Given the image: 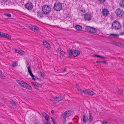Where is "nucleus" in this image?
<instances>
[{
	"instance_id": "39448f33",
	"label": "nucleus",
	"mask_w": 124,
	"mask_h": 124,
	"mask_svg": "<svg viewBox=\"0 0 124 124\" xmlns=\"http://www.w3.org/2000/svg\"><path fill=\"white\" fill-rule=\"evenodd\" d=\"M62 5L59 2L55 3L53 6V9L56 11H60L62 9Z\"/></svg>"
},
{
	"instance_id": "7c9ffc66",
	"label": "nucleus",
	"mask_w": 124,
	"mask_h": 124,
	"mask_svg": "<svg viewBox=\"0 0 124 124\" xmlns=\"http://www.w3.org/2000/svg\"><path fill=\"white\" fill-rule=\"evenodd\" d=\"M12 65L13 67H15L17 66V62H14L12 63Z\"/></svg>"
},
{
	"instance_id": "8fccbe9b",
	"label": "nucleus",
	"mask_w": 124,
	"mask_h": 124,
	"mask_svg": "<svg viewBox=\"0 0 124 124\" xmlns=\"http://www.w3.org/2000/svg\"><path fill=\"white\" fill-rule=\"evenodd\" d=\"M42 73L41 72V71H40V72L39 71L38 72V74L39 75H40V76L41 75V74Z\"/></svg>"
},
{
	"instance_id": "6e6d98bb",
	"label": "nucleus",
	"mask_w": 124,
	"mask_h": 124,
	"mask_svg": "<svg viewBox=\"0 0 124 124\" xmlns=\"http://www.w3.org/2000/svg\"><path fill=\"white\" fill-rule=\"evenodd\" d=\"M76 86L77 87V89H78V87L79 86L78 85H76Z\"/></svg>"
},
{
	"instance_id": "864d4df0",
	"label": "nucleus",
	"mask_w": 124,
	"mask_h": 124,
	"mask_svg": "<svg viewBox=\"0 0 124 124\" xmlns=\"http://www.w3.org/2000/svg\"><path fill=\"white\" fill-rule=\"evenodd\" d=\"M66 70V69H64V70L62 71V72L63 73V72H65Z\"/></svg>"
},
{
	"instance_id": "3c124183",
	"label": "nucleus",
	"mask_w": 124,
	"mask_h": 124,
	"mask_svg": "<svg viewBox=\"0 0 124 124\" xmlns=\"http://www.w3.org/2000/svg\"><path fill=\"white\" fill-rule=\"evenodd\" d=\"M124 34V32L120 33V35H123Z\"/></svg>"
},
{
	"instance_id": "5fc2aeb1",
	"label": "nucleus",
	"mask_w": 124,
	"mask_h": 124,
	"mask_svg": "<svg viewBox=\"0 0 124 124\" xmlns=\"http://www.w3.org/2000/svg\"><path fill=\"white\" fill-rule=\"evenodd\" d=\"M101 62H103L104 63H106V62L105 61H101Z\"/></svg>"
},
{
	"instance_id": "393cba45",
	"label": "nucleus",
	"mask_w": 124,
	"mask_h": 124,
	"mask_svg": "<svg viewBox=\"0 0 124 124\" xmlns=\"http://www.w3.org/2000/svg\"><path fill=\"white\" fill-rule=\"evenodd\" d=\"M78 91L80 92L81 93H84L85 94L86 93V90H83L81 89L78 88Z\"/></svg>"
},
{
	"instance_id": "13d9d810",
	"label": "nucleus",
	"mask_w": 124,
	"mask_h": 124,
	"mask_svg": "<svg viewBox=\"0 0 124 124\" xmlns=\"http://www.w3.org/2000/svg\"><path fill=\"white\" fill-rule=\"evenodd\" d=\"M123 26L124 27V20L123 21Z\"/></svg>"
},
{
	"instance_id": "de8ad7c7",
	"label": "nucleus",
	"mask_w": 124,
	"mask_h": 124,
	"mask_svg": "<svg viewBox=\"0 0 124 124\" xmlns=\"http://www.w3.org/2000/svg\"><path fill=\"white\" fill-rule=\"evenodd\" d=\"M31 83L34 86L35 85H36V84L34 82H31Z\"/></svg>"
},
{
	"instance_id": "c85d7f7f",
	"label": "nucleus",
	"mask_w": 124,
	"mask_h": 124,
	"mask_svg": "<svg viewBox=\"0 0 124 124\" xmlns=\"http://www.w3.org/2000/svg\"><path fill=\"white\" fill-rule=\"evenodd\" d=\"M10 104L13 106H15L16 103V102L14 101H10Z\"/></svg>"
},
{
	"instance_id": "37998d69",
	"label": "nucleus",
	"mask_w": 124,
	"mask_h": 124,
	"mask_svg": "<svg viewBox=\"0 0 124 124\" xmlns=\"http://www.w3.org/2000/svg\"><path fill=\"white\" fill-rule=\"evenodd\" d=\"M118 92L119 94H122L123 93V92H122V91L120 90H119V91H118Z\"/></svg>"
},
{
	"instance_id": "a19ab883",
	"label": "nucleus",
	"mask_w": 124,
	"mask_h": 124,
	"mask_svg": "<svg viewBox=\"0 0 124 124\" xmlns=\"http://www.w3.org/2000/svg\"><path fill=\"white\" fill-rule=\"evenodd\" d=\"M36 85H37L38 87L39 88H41L42 87V85L40 84H38V83H37L36 84Z\"/></svg>"
},
{
	"instance_id": "412c9836",
	"label": "nucleus",
	"mask_w": 124,
	"mask_h": 124,
	"mask_svg": "<svg viewBox=\"0 0 124 124\" xmlns=\"http://www.w3.org/2000/svg\"><path fill=\"white\" fill-rule=\"evenodd\" d=\"M112 43L116 46H120L122 45V44L119 42H116L115 41H113Z\"/></svg>"
},
{
	"instance_id": "49530a36",
	"label": "nucleus",
	"mask_w": 124,
	"mask_h": 124,
	"mask_svg": "<svg viewBox=\"0 0 124 124\" xmlns=\"http://www.w3.org/2000/svg\"><path fill=\"white\" fill-rule=\"evenodd\" d=\"M15 51L17 53H19V51H20V50H17V49H15Z\"/></svg>"
},
{
	"instance_id": "c756f323",
	"label": "nucleus",
	"mask_w": 124,
	"mask_h": 124,
	"mask_svg": "<svg viewBox=\"0 0 124 124\" xmlns=\"http://www.w3.org/2000/svg\"><path fill=\"white\" fill-rule=\"evenodd\" d=\"M40 122L37 120H35L34 121V124H40Z\"/></svg>"
},
{
	"instance_id": "4d7b16f0",
	"label": "nucleus",
	"mask_w": 124,
	"mask_h": 124,
	"mask_svg": "<svg viewBox=\"0 0 124 124\" xmlns=\"http://www.w3.org/2000/svg\"><path fill=\"white\" fill-rule=\"evenodd\" d=\"M51 112L52 114H54V111L53 110L51 111Z\"/></svg>"
},
{
	"instance_id": "09e8293b",
	"label": "nucleus",
	"mask_w": 124,
	"mask_h": 124,
	"mask_svg": "<svg viewBox=\"0 0 124 124\" xmlns=\"http://www.w3.org/2000/svg\"><path fill=\"white\" fill-rule=\"evenodd\" d=\"M41 77H43L45 76V75L43 73H42L41 74V75L40 76Z\"/></svg>"
},
{
	"instance_id": "6e6552de",
	"label": "nucleus",
	"mask_w": 124,
	"mask_h": 124,
	"mask_svg": "<svg viewBox=\"0 0 124 124\" xmlns=\"http://www.w3.org/2000/svg\"><path fill=\"white\" fill-rule=\"evenodd\" d=\"M72 114L71 111H67L65 112L63 115V118H66L68 116L71 115Z\"/></svg>"
},
{
	"instance_id": "423d86ee",
	"label": "nucleus",
	"mask_w": 124,
	"mask_h": 124,
	"mask_svg": "<svg viewBox=\"0 0 124 124\" xmlns=\"http://www.w3.org/2000/svg\"><path fill=\"white\" fill-rule=\"evenodd\" d=\"M115 13L116 16L119 17L122 16L124 13V11L120 9L119 8L116 9Z\"/></svg>"
},
{
	"instance_id": "9b49d317",
	"label": "nucleus",
	"mask_w": 124,
	"mask_h": 124,
	"mask_svg": "<svg viewBox=\"0 0 124 124\" xmlns=\"http://www.w3.org/2000/svg\"><path fill=\"white\" fill-rule=\"evenodd\" d=\"M27 68L28 70V72L29 73L30 75L32 77V79L34 80H35V78H34L35 76L33 74L30 67H27Z\"/></svg>"
},
{
	"instance_id": "a211bd4d",
	"label": "nucleus",
	"mask_w": 124,
	"mask_h": 124,
	"mask_svg": "<svg viewBox=\"0 0 124 124\" xmlns=\"http://www.w3.org/2000/svg\"><path fill=\"white\" fill-rule=\"evenodd\" d=\"M85 12V9L83 10H80L79 11V15L80 14L82 16H84L85 14L84 13Z\"/></svg>"
},
{
	"instance_id": "ea45409f",
	"label": "nucleus",
	"mask_w": 124,
	"mask_h": 124,
	"mask_svg": "<svg viewBox=\"0 0 124 124\" xmlns=\"http://www.w3.org/2000/svg\"><path fill=\"white\" fill-rule=\"evenodd\" d=\"M57 50L60 53V52H61L62 51H63L60 48H58Z\"/></svg>"
},
{
	"instance_id": "aec40b11",
	"label": "nucleus",
	"mask_w": 124,
	"mask_h": 124,
	"mask_svg": "<svg viewBox=\"0 0 124 124\" xmlns=\"http://www.w3.org/2000/svg\"><path fill=\"white\" fill-rule=\"evenodd\" d=\"M90 31V32L92 33H95L97 31L96 29L91 27Z\"/></svg>"
},
{
	"instance_id": "7ed1b4c3",
	"label": "nucleus",
	"mask_w": 124,
	"mask_h": 124,
	"mask_svg": "<svg viewBox=\"0 0 124 124\" xmlns=\"http://www.w3.org/2000/svg\"><path fill=\"white\" fill-rule=\"evenodd\" d=\"M80 54L79 51L78 50L70 49L69 52V57L71 58L72 55L74 57L78 56Z\"/></svg>"
},
{
	"instance_id": "f3484780",
	"label": "nucleus",
	"mask_w": 124,
	"mask_h": 124,
	"mask_svg": "<svg viewBox=\"0 0 124 124\" xmlns=\"http://www.w3.org/2000/svg\"><path fill=\"white\" fill-rule=\"evenodd\" d=\"M43 13L41 11H39L37 12V15L39 17H43Z\"/></svg>"
},
{
	"instance_id": "603ef678",
	"label": "nucleus",
	"mask_w": 124,
	"mask_h": 124,
	"mask_svg": "<svg viewBox=\"0 0 124 124\" xmlns=\"http://www.w3.org/2000/svg\"><path fill=\"white\" fill-rule=\"evenodd\" d=\"M102 62L101 61H96V63H100V62Z\"/></svg>"
},
{
	"instance_id": "58836bf2",
	"label": "nucleus",
	"mask_w": 124,
	"mask_h": 124,
	"mask_svg": "<svg viewBox=\"0 0 124 124\" xmlns=\"http://www.w3.org/2000/svg\"><path fill=\"white\" fill-rule=\"evenodd\" d=\"M102 123L103 124H110L109 123L106 121H103L102 122Z\"/></svg>"
},
{
	"instance_id": "bf43d9fd",
	"label": "nucleus",
	"mask_w": 124,
	"mask_h": 124,
	"mask_svg": "<svg viewBox=\"0 0 124 124\" xmlns=\"http://www.w3.org/2000/svg\"><path fill=\"white\" fill-rule=\"evenodd\" d=\"M28 64H29V63H27V65H28Z\"/></svg>"
},
{
	"instance_id": "6ab92c4d",
	"label": "nucleus",
	"mask_w": 124,
	"mask_h": 124,
	"mask_svg": "<svg viewBox=\"0 0 124 124\" xmlns=\"http://www.w3.org/2000/svg\"><path fill=\"white\" fill-rule=\"evenodd\" d=\"M83 122L85 123H87L88 121V118L87 117L85 116H83Z\"/></svg>"
},
{
	"instance_id": "dca6fc26",
	"label": "nucleus",
	"mask_w": 124,
	"mask_h": 124,
	"mask_svg": "<svg viewBox=\"0 0 124 124\" xmlns=\"http://www.w3.org/2000/svg\"><path fill=\"white\" fill-rule=\"evenodd\" d=\"M86 93L85 94H88L90 95H93L95 94L93 91H90L89 90H86Z\"/></svg>"
},
{
	"instance_id": "20e7f679",
	"label": "nucleus",
	"mask_w": 124,
	"mask_h": 124,
	"mask_svg": "<svg viewBox=\"0 0 124 124\" xmlns=\"http://www.w3.org/2000/svg\"><path fill=\"white\" fill-rule=\"evenodd\" d=\"M112 26L113 29L115 30H118L121 27L120 23L118 21L116 20L112 23Z\"/></svg>"
},
{
	"instance_id": "5701e85b",
	"label": "nucleus",
	"mask_w": 124,
	"mask_h": 124,
	"mask_svg": "<svg viewBox=\"0 0 124 124\" xmlns=\"http://www.w3.org/2000/svg\"><path fill=\"white\" fill-rule=\"evenodd\" d=\"M75 28L78 31H80L82 29V27L79 25H76Z\"/></svg>"
},
{
	"instance_id": "2f4dec72",
	"label": "nucleus",
	"mask_w": 124,
	"mask_h": 124,
	"mask_svg": "<svg viewBox=\"0 0 124 124\" xmlns=\"http://www.w3.org/2000/svg\"><path fill=\"white\" fill-rule=\"evenodd\" d=\"M5 15L8 17H10L11 16L10 14L9 13H5L4 14Z\"/></svg>"
},
{
	"instance_id": "b1692460",
	"label": "nucleus",
	"mask_w": 124,
	"mask_h": 124,
	"mask_svg": "<svg viewBox=\"0 0 124 124\" xmlns=\"http://www.w3.org/2000/svg\"><path fill=\"white\" fill-rule=\"evenodd\" d=\"M91 27L90 26H86L85 27V29L87 31L90 32Z\"/></svg>"
},
{
	"instance_id": "bb28decb",
	"label": "nucleus",
	"mask_w": 124,
	"mask_h": 124,
	"mask_svg": "<svg viewBox=\"0 0 124 124\" xmlns=\"http://www.w3.org/2000/svg\"><path fill=\"white\" fill-rule=\"evenodd\" d=\"M5 36H4V37L8 38L9 39H11V37L9 35L5 33Z\"/></svg>"
},
{
	"instance_id": "72a5a7b5",
	"label": "nucleus",
	"mask_w": 124,
	"mask_h": 124,
	"mask_svg": "<svg viewBox=\"0 0 124 124\" xmlns=\"http://www.w3.org/2000/svg\"><path fill=\"white\" fill-rule=\"evenodd\" d=\"M100 1V3L101 4L105 3V0H98Z\"/></svg>"
},
{
	"instance_id": "4be33fe9",
	"label": "nucleus",
	"mask_w": 124,
	"mask_h": 124,
	"mask_svg": "<svg viewBox=\"0 0 124 124\" xmlns=\"http://www.w3.org/2000/svg\"><path fill=\"white\" fill-rule=\"evenodd\" d=\"M119 5L120 7L124 8V0H122L120 2Z\"/></svg>"
},
{
	"instance_id": "a878e982",
	"label": "nucleus",
	"mask_w": 124,
	"mask_h": 124,
	"mask_svg": "<svg viewBox=\"0 0 124 124\" xmlns=\"http://www.w3.org/2000/svg\"><path fill=\"white\" fill-rule=\"evenodd\" d=\"M88 120L90 122H92L93 121V117L91 115H89V118L88 119Z\"/></svg>"
},
{
	"instance_id": "4468645a",
	"label": "nucleus",
	"mask_w": 124,
	"mask_h": 124,
	"mask_svg": "<svg viewBox=\"0 0 124 124\" xmlns=\"http://www.w3.org/2000/svg\"><path fill=\"white\" fill-rule=\"evenodd\" d=\"M44 46L46 48L49 49L50 47V46L49 44L46 41L43 42Z\"/></svg>"
},
{
	"instance_id": "cd10ccee",
	"label": "nucleus",
	"mask_w": 124,
	"mask_h": 124,
	"mask_svg": "<svg viewBox=\"0 0 124 124\" xmlns=\"http://www.w3.org/2000/svg\"><path fill=\"white\" fill-rule=\"evenodd\" d=\"M93 56L94 57H97L98 58H101L102 59H103L104 58V57H103V56H102L100 55H97V54H95V55H94Z\"/></svg>"
},
{
	"instance_id": "f8f14e48",
	"label": "nucleus",
	"mask_w": 124,
	"mask_h": 124,
	"mask_svg": "<svg viewBox=\"0 0 124 124\" xmlns=\"http://www.w3.org/2000/svg\"><path fill=\"white\" fill-rule=\"evenodd\" d=\"M30 28L32 31L35 32L38 31H39V29L38 28L35 26H31Z\"/></svg>"
},
{
	"instance_id": "0eeeda50",
	"label": "nucleus",
	"mask_w": 124,
	"mask_h": 124,
	"mask_svg": "<svg viewBox=\"0 0 124 124\" xmlns=\"http://www.w3.org/2000/svg\"><path fill=\"white\" fill-rule=\"evenodd\" d=\"M84 18L85 21H90L91 19L92 16L90 14L86 13L84 15Z\"/></svg>"
},
{
	"instance_id": "1a4fd4ad",
	"label": "nucleus",
	"mask_w": 124,
	"mask_h": 124,
	"mask_svg": "<svg viewBox=\"0 0 124 124\" xmlns=\"http://www.w3.org/2000/svg\"><path fill=\"white\" fill-rule=\"evenodd\" d=\"M25 7L28 10H31L33 8L32 3L31 2H28L25 5Z\"/></svg>"
},
{
	"instance_id": "f03ea898",
	"label": "nucleus",
	"mask_w": 124,
	"mask_h": 124,
	"mask_svg": "<svg viewBox=\"0 0 124 124\" xmlns=\"http://www.w3.org/2000/svg\"><path fill=\"white\" fill-rule=\"evenodd\" d=\"M17 83L20 85L27 89L31 90L32 88L31 86L27 83L22 81H20L19 80L17 81Z\"/></svg>"
},
{
	"instance_id": "e433bc0d",
	"label": "nucleus",
	"mask_w": 124,
	"mask_h": 124,
	"mask_svg": "<svg viewBox=\"0 0 124 124\" xmlns=\"http://www.w3.org/2000/svg\"><path fill=\"white\" fill-rule=\"evenodd\" d=\"M42 116L44 117H45V116H47V115L46 114V113L43 112L42 113Z\"/></svg>"
},
{
	"instance_id": "2eb2a0df",
	"label": "nucleus",
	"mask_w": 124,
	"mask_h": 124,
	"mask_svg": "<svg viewBox=\"0 0 124 124\" xmlns=\"http://www.w3.org/2000/svg\"><path fill=\"white\" fill-rule=\"evenodd\" d=\"M64 55V52L63 51L60 52V57L61 59L64 60L65 59Z\"/></svg>"
},
{
	"instance_id": "9d476101",
	"label": "nucleus",
	"mask_w": 124,
	"mask_h": 124,
	"mask_svg": "<svg viewBox=\"0 0 124 124\" xmlns=\"http://www.w3.org/2000/svg\"><path fill=\"white\" fill-rule=\"evenodd\" d=\"M64 98V97H61V96L58 97L55 96L54 97V100L57 101L58 102H59V101L62 100Z\"/></svg>"
},
{
	"instance_id": "a18cd8bd",
	"label": "nucleus",
	"mask_w": 124,
	"mask_h": 124,
	"mask_svg": "<svg viewBox=\"0 0 124 124\" xmlns=\"http://www.w3.org/2000/svg\"><path fill=\"white\" fill-rule=\"evenodd\" d=\"M51 119H52V121L54 123V124H55V120H54V118L53 117H51Z\"/></svg>"
},
{
	"instance_id": "79ce46f5",
	"label": "nucleus",
	"mask_w": 124,
	"mask_h": 124,
	"mask_svg": "<svg viewBox=\"0 0 124 124\" xmlns=\"http://www.w3.org/2000/svg\"><path fill=\"white\" fill-rule=\"evenodd\" d=\"M64 118V119L63 121V124H65V123H66V122H67V121L66 120V118Z\"/></svg>"
},
{
	"instance_id": "f704fd0d",
	"label": "nucleus",
	"mask_w": 124,
	"mask_h": 124,
	"mask_svg": "<svg viewBox=\"0 0 124 124\" xmlns=\"http://www.w3.org/2000/svg\"><path fill=\"white\" fill-rule=\"evenodd\" d=\"M5 33H3L2 32H0V36L1 37H4L5 36Z\"/></svg>"
},
{
	"instance_id": "ddd939ff",
	"label": "nucleus",
	"mask_w": 124,
	"mask_h": 124,
	"mask_svg": "<svg viewBox=\"0 0 124 124\" xmlns=\"http://www.w3.org/2000/svg\"><path fill=\"white\" fill-rule=\"evenodd\" d=\"M102 13L103 16H107L108 15L109 12L107 9H104L102 10Z\"/></svg>"
},
{
	"instance_id": "f257e3e1",
	"label": "nucleus",
	"mask_w": 124,
	"mask_h": 124,
	"mask_svg": "<svg viewBox=\"0 0 124 124\" xmlns=\"http://www.w3.org/2000/svg\"><path fill=\"white\" fill-rule=\"evenodd\" d=\"M42 10L43 13L46 15H49L51 12V9L48 5H46L43 6L42 8Z\"/></svg>"
},
{
	"instance_id": "c03bdc74",
	"label": "nucleus",
	"mask_w": 124,
	"mask_h": 124,
	"mask_svg": "<svg viewBox=\"0 0 124 124\" xmlns=\"http://www.w3.org/2000/svg\"><path fill=\"white\" fill-rule=\"evenodd\" d=\"M37 86V85H36V84L34 86V87L36 89H37V90H38L39 89V88Z\"/></svg>"
},
{
	"instance_id": "4c0bfd02",
	"label": "nucleus",
	"mask_w": 124,
	"mask_h": 124,
	"mask_svg": "<svg viewBox=\"0 0 124 124\" xmlns=\"http://www.w3.org/2000/svg\"><path fill=\"white\" fill-rule=\"evenodd\" d=\"M110 35H113L114 36L118 37L119 36V35L117 34H111Z\"/></svg>"
},
{
	"instance_id": "473e14b6",
	"label": "nucleus",
	"mask_w": 124,
	"mask_h": 124,
	"mask_svg": "<svg viewBox=\"0 0 124 124\" xmlns=\"http://www.w3.org/2000/svg\"><path fill=\"white\" fill-rule=\"evenodd\" d=\"M44 117L45 118V119L47 121H48L49 120V117L48 115H47V116H45Z\"/></svg>"
},
{
	"instance_id": "c9c22d12",
	"label": "nucleus",
	"mask_w": 124,
	"mask_h": 124,
	"mask_svg": "<svg viewBox=\"0 0 124 124\" xmlns=\"http://www.w3.org/2000/svg\"><path fill=\"white\" fill-rule=\"evenodd\" d=\"M24 52L22 50H20V51H19V54H24Z\"/></svg>"
}]
</instances>
